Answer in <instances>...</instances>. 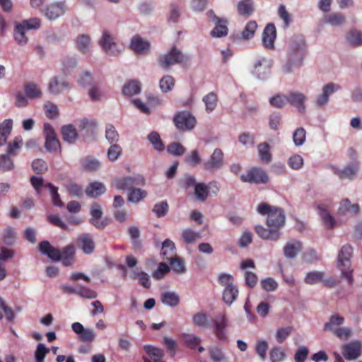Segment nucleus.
Returning a JSON list of instances; mask_svg holds the SVG:
<instances>
[{"label": "nucleus", "instance_id": "1", "mask_svg": "<svg viewBox=\"0 0 362 362\" xmlns=\"http://www.w3.org/2000/svg\"><path fill=\"white\" fill-rule=\"evenodd\" d=\"M257 211L262 215L267 214V224L269 228L256 226L255 230L257 234L264 240H277L280 236L279 230L285 223L284 211L278 207H272L266 203H261L258 205Z\"/></svg>", "mask_w": 362, "mask_h": 362}, {"label": "nucleus", "instance_id": "2", "mask_svg": "<svg viewBox=\"0 0 362 362\" xmlns=\"http://www.w3.org/2000/svg\"><path fill=\"white\" fill-rule=\"evenodd\" d=\"M352 252V247L350 245H346L341 248L337 257V268L341 272L342 277L346 279L350 285L354 282L353 270L351 269Z\"/></svg>", "mask_w": 362, "mask_h": 362}, {"label": "nucleus", "instance_id": "3", "mask_svg": "<svg viewBox=\"0 0 362 362\" xmlns=\"http://www.w3.org/2000/svg\"><path fill=\"white\" fill-rule=\"evenodd\" d=\"M23 144V139L21 136H16L12 141L6 143L5 153L1 155V170H10L14 165L12 160Z\"/></svg>", "mask_w": 362, "mask_h": 362}, {"label": "nucleus", "instance_id": "4", "mask_svg": "<svg viewBox=\"0 0 362 362\" xmlns=\"http://www.w3.org/2000/svg\"><path fill=\"white\" fill-rule=\"evenodd\" d=\"M41 21L38 18H32L16 23L14 38L19 45H25L28 42L26 32L29 30L38 29Z\"/></svg>", "mask_w": 362, "mask_h": 362}, {"label": "nucleus", "instance_id": "5", "mask_svg": "<svg viewBox=\"0 0 362 362\" xmlns=\"http://www.w3.org/2000/svg\"><path fill=\"white\" fill-rule=\"evenodd\" d=\"M187 60H188V58L175 46H173L169 52L158 58L159 66L164 69H168L171 66L182 63Z\"/></svg>", "mask_w": 362, "mask_h": 362}, {"label": "nucleus", "instance_id": "6", "mask_svg": "<svg viewBox=\"0 0 362 362\" xmlns=\"http://www.w3.org/2000/svg\"><path fill=\"white\" fill-rule=\"evenodd\" d=\"M99 45L105 52L110 56L119 55L124 49L123 45L118 43L115 37L106 30L103 31Z\"/></svg>", "mask_w": 362, "mask_h": 362}, {"label": "nucleus", "instance_id": "7", "mask_svg": "<svg viewBox=\"0 0 362 362\" xmlns=\"http://www.w3.org/2000/svg\"><path fill=\"white\" fill-rule=\"evenodd\" d=\"M240 180L250 184H266L269 180V176L262 168L253 167L240 175Z\"/></svg>", "mask_w": 362, "mask_h": 362}, {"label": "nucleus", "instance_id": "8", "mask_svg": "<svg viewBox=\"0 0 362 362\" xmlns=\"http://www.w3.org/2000/svg\"><path fill=\"white\" fill-rule=\"evenodd\" d=\"M173 120L176 127L182 131L192 129L197 123L195 117L188 112H178Z\"/></svg>", "mask_w": 362, "mask_h": 362}, {"label": "nucleus", "instance_id": "9", "mask_svg": "<svg viewBox=\"0 0 362 362\" xmlns=\"http://www.w3.org/2000/svg\"><path fill=\"white\" fill-rule=\"evenodd\" d=\"M145 185V180L141 175H136L134 177H126L117 179L115 181V186L118 189H128L130 191L134 186H144Z\"/></svg>", "mask_w": 362, "mask_h": 362}, {"label": "nucleus", "instance_id": "10", "mask_svg": "<svg viewBox=\"0 0 362 362\" xmlns=\"http://www.w3.org/2000/svg\"><path fill=\"white\" fill-rule=\"evenodd\" d=\"M66 11L64 2H56L40 8L41 13L49 20H55L63 16Z\"/></svg>", "mask_w": 362, "mask_h": 362}, {"label": "nucleus", "instance_id": "11", "mask_svg": "<svg viewBox=\"0 0 362 362\" xmlns=\"http://www.w3.org/2000/svg\"><path fill=\"white\" fill-rule=\"evenodd\" d=\"M223 152L220 148H216L209 159L203 163L204 170L212 172L217 170L223 165Z\"/></svg>", "mask_w": 362, "mask_h": 362}, {"label": "nucleus", "instance_id": "12", "mask_svg": "<svg viewBox=\"0 0 362 362\" xmlns=\"http://www.w3.org/2000/svg\"><path fill=\"white\" fill-rule=\"evenodd\" d=\"M45 136V148L48 151H56L60 148V143L57 138L56 133L52 125L46 123L44 125Z\"/></svg>", "mask_w": 362, "mask_h": 362}, {"label": "nucleus", "instance_id": "13", "mask_svg": "<svg viewBox=\"0 0 362 362\" xmlns=\"http://www.w3.org/2000/svg\"><path fill=\"white\" fill-rule=\"evenodd\" d=\"M214 333L221 341L227 339L226 329L228 327V320L225 313H220L213 320Z\"/></svg>", "mask_w": 362, "mask_h": 362}, {"label": "nucleus", "instance_id": "14", "mask_svg": "<svg viewBox=\"0 0 362 362\" xmlns=\"http://www.w3.org/2000/svg\"><path fill=\"white\" fill-rule=\"evenodd\" d=\"M342 354L349 361L357 359L362 353V343L359 341H353L342 346Z\"/></svg>", "mask_w": 362, "mask_h": 362}, {"label": "nucleus", "instance_id": "15", "mask_svg": "<svg viewBox=\"0 0 362 362\" xmlns=\"http://www.w3.org/2000/svg\"><path fill=\"white\" fill-rule=\"evenodd\" d=\"M144 350L147 354V356H142L144 362H165L163 360L165 353L162 349L152 345H144Z\"/></svg>", "mask_w": 362, "mask_h": 362}, {"label": "nucleus", "instance_id": "16", "mask_svg": "<svg viewBox=\"0 0 362 362\" xmlns=\"http://www.w3.org/2000/svg\"><path fill=\"white\" fill-rule=\"evenodd\" d=\"M209 17L213 16L212 21L216 24L215 28L211 30V35L214 37H221L228 34V28L226 26L227 21L221 19L214 15V12L210 11L207 13Z\"/></svg>", "mask_w": 362, "mask_h": 362}, {"label": "nucleus", "instance_id": "17", "mask_svg": "<svg viewBox=\"0 0 362 362\" xmlns=\"http://www.w3.org/2000/svg\"><path fill=\"white\" fill-rule=\"evenodd\" d=\"M91 218L90 223L98 229H104L109 222L107 219L100 220L102 217L103 212L101 207L98 204H94L90 209Z\"/></svg>", "mask_w": 362, "mask_h": 362}, {"label": "nucleus", "instance_id": "18", "mask_svg": "<svg viewBox=\"0 0 362 362\" xmlns=\"http://www.w3.org/2000/svg\"><path fill=\"white\" fill-rule=\"evenodd\" d=\"M276 37V30L274 24H267L262 33V43L264 47L267 49H273Z\"/></svg>", "mask_w": 362, "mask_h": 362}, {"label": "nucleus", "instance_id": "19", "mask_svg": "<svg viewBox=\"0 0 362 362\" xmlns=\"http://www.w3.org/2000/svg\"><path fill=\"white\" fill-rule=\"evenodd\" d=\"M288 103L296 107L300 113L305 112V106L304 105L306 100V96L300 92H291L287 95Z\"/></svg>", "mask_w": 362, "mask_h": 362}, {"label": "nucleus", "instance_id": "20", "mask_svg": "<svg viewBox=\"0 0 362 362\" xmlns=\"http://www.w3.org/2000/svg\"><path fill=\"white\" fill-rule=\"evenodd\" d=\"M39 249L42 253L47 255L53 261H59L62 258L61 250L52 246L47 240L40 243Z\"/></svg>", "mask_w": 362, "mask_h": 362}, {"label": "nucleus", "instance_id": "21", "mask_svg": "<svg viewBox=\"0 0 362 362\" xmlns=\"http://www.w3.org/2000/svg\"><path fill=\"white\" fill-rule=\"evenodd\" d=\"M337 84L329 83L325 85L322 88V93L316 99V104L318 107H324L328 102L331 94L340 89Z\"/></svg>", "mask_w": 362, "mask_h": 362}, {"label": "nucleus", "instance_id": "22", "mask_svg": "<svg viewBox=\"0 0 362 362\" xmlns=\"http://www.w3.org/2000/svg\"><path fill=\"white\" fill-rule=\"evenodd\" d=\"M76 243L85 254H91L95 250V243L91 235L83 233L76 239Z\"/></svg>", "mask_w": 362, "mask_h": 362}, {"label": "nucleus", "instance_id": "23", "mask_svg": "<svg viewBox=\"0 0 362 362\" xmlns=\"http://www.w3.org/2000/svg\"><path fill=\"white\" fill-rule=\"evenodd\" d=\"M69 88V83L64 77H53L48 86V90L53 95H58Z\"/></svg>", "mask_w": 362, "mask_h": 362}, {"label": "nucleus", "instance_id": "24", "mask_svg": "<svg viewBox=\"0 0 362 362\" xmlns=\"http://www.w3.org/2000/svg\"><path fill=\"white\" fill-rule=\"evenodd\" d=\"M130 47L134 52L137 54H144L149 50L150 44L148 41L143 40L137 35L132 39Z\"/></svg>", "mask_w": 362, "mask_h": 362}, {"label": "nucleus", "instance_id": "25", "mask_svg": "<svg viewBox=\"0 0 362 362\" xmlns=\"http://www.w3.org/2000/svg\"><path fill=\"white\" fill-rule=\"evenodd\" d=\"M62 264L65 267H69L74 264L75 262V249L72 245H66L61 250Z\"/></svg>", "mask_w": 362, "mask_h": 362}, {"label": "nucleus", "instance_id": "26", "mask_svg": "<svg viewBox=\"0 0 362 362\" xmlns=\"http://www.w3.org/2000/svg\"><path fill=\"white\" fill-rule=\"evenodd\" d=\"M254 72L259 78H264L270 73L271 65L269 62L262 58L254 65Z\"/></svg>", "mask_w": 362, "mask_h": 362}, {"label": "nucleus", "instance_id": "27", "mask_svg": "<svg viewBox=\"0 0 362 362\" xmlns=\"http://www.w3.org/2000/svg\"><path fill=\"white\" fill-rule=\"evenodd\" d=\"M302 250V245L298 240L288 242L284 247V254L287 258H293Z\"/></svg>", "mask_w": 362, "mask_h": 362}, {"label": "nucleus", "instance_id": "28", "mask_svg": "<svg viewBox=\"0 0 362 362\" xmlns=\"http://www.w3.org/2000/svg\"><path fill=\"white\" fill-rule=\"evenodd\" d=\"M61 133L64 141L68 143H74L78 138L76 128L71 124L64 125L62 127Z\"/></svg>", "mask_w": 362, "mask_h": 362}, {"label": "nucleus", "instance_id": "29", "mask_svg": "<svg viewBox=\"0 0 362 362\" xmlns=\"http://www.w3.org/2000/svg\"><path fill=\"white\" fill-rule=\"evenodd\" d=\"M238 12L240 16L249 17L254 12L252 0H241L237 5Z\"/></svg>", "mask_w": 362, "mask_h": 362}, {"label": "nucleus", "instance_id": "30", "mask_svg": "<svg viewBox=\"0 0 362 362\" xmlns=\"http://www.w3.org/2000/svg\"><path fill=\"white\" fill-rule=\"evenodd\" d=\"M160 300L163 304L170 307H175L180 303V296L173 291H165L163 293Z\"/></svg>", "mask_w": 362, "mask_h": 362}, {"label": "nucleus", "instance_id": "31", "mask_svg": "<svg viewBox=\"0 0 362 362\" xmlns=\"http://www.w3.org/2000/svg\"><path fill=\"white\" fill-rule=\"evenodd\" d=\"M106 188L101 182H91L86 188V193L88 197H96L105 193Z\"/></svg>", "mask_w": 362, "mask_h": 362}, {"label": "nucleus", "instance_id": "32", "mask_svg": "<svg viewBox=\"0 0 362 362\" xmlns=\"http://www.w3.org/2000/svg\"><path fill=\"white\" fill-rule=\"evenodd\" d=\"M258 154L260 160L265 163H269L272 161V156L271 153V148L267 142L260 143L257 146Z\"/></svg>", "mask_w": 362, "mask_h": 362}, {"label": "nucleus", "instance_id": "33", "mask_svg": "<svg viewBox=\"0 0 362 362\" xmlns=\"http://www.w3.org/2000/svg\"><path fill=\"white\" fill-rule=\"evenodd\" d=\"M147 196V192L146 190L134 187L129 191L127 194V200L129 202L137 204Z\"/></svg>", "mask_w": 362, "mask_h": 362}, {"label": "nucleus", "instance_id": "34", "mask_svg": "<svg viewBox=\"0 0 362 362\" xmlns=\"http://www.w3.org/2000/svg\"><path fill=\"white\" fill-rule=\"evenodd\" d=\"M161 255L165 260L175 256V245L172 240L167 239L163 243Z\"/></svg>", "mask_w": 362, "mask_h": 362}, {"label": "nucleus", "instance_id": "35", "mask_svg": "<svg viewBox=\"0 0 362 362\" xmlns=\"http://www.w3.org/2000/svg\"><path fill=\"white\" fill-rule=\"evenodd\" d=\"M25 95L30 99L40 98L42 96V91L35 83L28 82L24 84Z\"/></svg>", "mask_w": 362, "mask_h": 362}, {"label": "nucleus", "instance_id": "36", "mask_svg": "<svg viewBox=\"0 0 362 362\" xmlns=\"http://www.w3.org/2000/svg\"><path fill=\"white\" fill-rule=\"evenodd\" d=\"M203 102L205 104L206 111L207 112H211L217 106V94L214 92H210L203 98Z\"/></svg>", "mask_w": 362, "mask_h": 362}, {"label": "nucleus", "instance_id": "37", "mask_svg": "<svg viewBox=\"0 0 362 362\" xmlns=\"http://www.w3.org/2000/svg\"><path fill=\"white\" fill-rule=\"evenodd\" d=\"M317 209L319 214L322 219L324 224L326 227L332 228L335 225V220L327 211V209L324 205H318Z\"/></svg>", "mask_w": 362, "mask_h": 362}, {"label": "nucleus", "instance_id": "38", "mask_svg": "<svg viewBox=\"0 0 362 362\" xmlns=\"http://www.w3.org/2000/svg\"><path fill=\"white\" fill-rule=\"evenodd\" d=\"M238 295V289L235 285H233L224 288L223 293V299L226 304L231 305L233 302L236 299Z\"/></svg>", "mask_w": 362, "mask_h": 362}, {"label": "nucleus", "instance_id": "39", "mask_svg": "<svg viewBox=\"0 0 362 362\" xmlns=\"http://www.w3.org/2000/svg\"><path fill=\"white\" fill-rule=\"evenodd\" d=\"M209 194V185H206L204 182H199L195 185L194 195L198 200L204 202L207 199Z\"/></svg>", "mask_w": 362, "mask_h": 362}, {"label": "nucleus", "instance_id": "40", "mask_svg": "<svg viewBox=\"0 0 362 362\" xmlns=\"http://www.w3.org/2000/svg\"><path fill=\"white\" fill-rule=\"evenodd\" d=\"M358 171V167L355 165H347L341 170H338L335 173L338 175L340 179H353Z\"/></svg>", "mask_w": 362, "mask_h": 362}, {"label": "nucleus", "instance_id": "41", "mask_svg": "<svg viewBox=\"0 0 362 362\" xmlns=\"http://www.w3.org/2000/svg\"><path fill=\"white\" fill-rule=\"evenodd\" d=\"M141 91L140 83L137 81H131L126 83L122 89V92L125 95H134L138 94Z\"/></svg>", "mask_w": 362, "mask_h": 362}, {"label": "nucleus", "instance_id": "42", "mask_svg": "<svg viewBox=\"0 0 362 362\" xmlns=\"http://www.w3.org/2000/svg\"><path fill=\"white\" fill-rule=\"evenodd\" d=\"M359 211V206L358 204H351L348 199H344L341 201L339 208V213L344 214L347 212H353L357 214Z\"/></svg>", "mask_w": 362, "mask_h": 362}, {"label": "nucleus", "instance_id": "43", "mask_svg": "<svg viewBox=\"0 0 362 362\" xmlns=\"http://www.w3.org/2000/svg\"><path fill=\"white\" fill-rule=\"evenodd\" d=\"M182 238L185 243L192 244L201 238L199 233L190 228H186L182 232Z\"/></svg>", "mask_w": 362, "mask_h": 362}, {"label": "nucleus", "instance_id": "44", "mask_svg": "<svg viewBox=\"0 0 362 362\" xmlns=\"http://www.w3.org/2000/svg\"><path fill=\"white\" fill-rule=\"evenodd\" d=\"M324 274H325L323 272H310L306 274L304 279V281L305 284L310 285L320 283L322 281Z\"/></svg>", "mask_w": 362, "mask_h": 362}, {"label": "nucleus", "instance_id": "45", "mask_svg": "<svg viewBox=\"0 0 362 362\" xmlns=\"http://www.w3.org/2000/svg\"><path fill=\"white\" fill-rule=\"evenodd\" d=\"M182 339L185 344L190 349H195L201 343V339L192 334H184Z\"/></svg>", "mask_w": 362, "mask_h": 362}, {"label": "nucleus", "instance_id": "46", "mask_svg": "<svg viewBox=\"0 0 362 362\" xmlns=\"http://www.w3.org/2000/svg\"><path fill=\"white\" fill-rule=\"evenodd\" d=\"M168 261L170 262L173 272L177 274H182L185 272L186 267L183 260L181 258L173 256Z\"/></svg>", "mask_w": 362, "mask_h": 362}, {"label": "nucleus", "instance_id": "47", "mask_svg": "<svg viewBox=\"0 0 362 362\" xmlns=\"http://www.w3.org/2000/svg\"><path fill=\"white\" fill-rule=\"evenodd\" d=\"M90 43V37L86 35H81L78 36L76 40V45L78 49L83 54L88 52Z\"/></svg>", "mask_w": 362, "mask_h": 362}, {"label": "nucleus", "instance_id": "48", "mask_svg": "<svg viewBox=\"0 0 362 362\" xmlns=\"http://www.w3.org/2000/svg\"><path fill=\"white\" fill-rule=\"evenodd\" d=\"M133 279H138L139 284L146 288L151 287V281L149 276L144 272H134L132 274Z\"/></svg>", "mask_w": 362, "mask_h": 362}, {"label": "nucleus", "instance_id": "49", "mask_svg": "<svg viewBox=\"0 0 362 362\" xmlns=\"http://www.w3.org/2000/svg\"><path fill=\"white\" fill-rule=\"evenodd\" d=\"M148 139L156 150L158 151H163L164 150V144L160 135L156 132H151L148 136Z\"/></svg>", "mask_w": 362, "mask_h": 362}, {"label": "nucleus", "instance_id": "50", "mask_svg": "<svg viewBox=\"0 0 362 362\" xmlns=\"http://www.w3.org/2000/svg\"><path fill=\"white\" fill-rule=\"evenodd\" d=\"M5 318L8 322H13L16 319V314L13 308L6 305L1 300V319Z\"/></svg>", "mask_w": 362, "mask_h": 362}, {"label": "nucleus", "instance_id": "51", "mask_svg": "<svg viewBox=\"0 0 362 362\" xmlns=\"http://www.w3.org/2000/svg\"><path fill=\"white\" fill-rule=\"evenodd\" d=\"M16 240V232L15 228L7 227L3 234V242L8 245H14Z\"/></svg>", "mask_w": 362, "mask_h": 362}, {"label": "nucleus", "instance_id": "52", "mask_svg": "<svg viewBox=\"0 0 362 362\" xmlns=\"http://www.w3.org/2000/svg\"><path fill=\"white\" fill-rule=\"evenodd\" d=\"M344 321V317L339 315H332L329 322L325 325L324 329L334 332L335 327L342 325Z\"/></svg>", "mask_w": 362, "mask_h": 362}, {"label": "nucleus", "instance_id": "53", "mask_svg": "<svg viewBox=\"0 0 362 362\" xmlns=\"http://www.w3.org/2000/svg\"><path fill=\"white\" fill-rule=\"evenodd\" d=\"M105 137L110 144H115L119 141V134L115 127L111 124L106 125Z\"/></svg>", "mask_w": 362, "mask_h": 362}, {"label": "nucleus", "instance_id": "54", "mask_svg": "<svg viewBox=\"0 0 362 362\" xmlns=\"http://www.w3.org/2000/svg\"><path fill=\"white\" fill-rule=\"evenodd\" d=\"M347 40L354 46L362 45V33L356 30L349 31L346 35Z\"/></svg>", "mask_w": 362, "mask_h": 362}, {"label": "nucleus", "instance_id": "55", "mask_svg": "<svg viewBox=\"0 0 362 362\" xmlns=\"http://www.w3.org/2000/svg\"><path fill=\"white\" fill-rule=\"evenodd\" d=\"M174 85L175 79L171 76H165L160 80V88L163 93L170 91Z\"/></svg>", "mask_w": 362, "mask_h": 362}, {"label": "nucleus", "instance_id": "56", "mask_svg": "<svg viewBox=\"0 0 362 362\" xmlns=\"http://www.w3.org/2000/svg\"><path fill=\"white\" fill-rule=\"evenodd\" d=\"M269 103L274 107L282 108L288 103L287 95L277 94L269 99Z\"/></svg>", "mask_w": 362, "mask_h": 362}, {"label": "nucleus", "instance_id": "57", "mask_svg": "<svg viewBox=\"0 0 362 362\" xmlns=\"http://www.w3.org/2000/svg\"><path fill=\"white\" fill-rule=\"evenodd\" d=\"M257 24L255 21H249L242 32V37L245 40L252 38L257 30Z\"/></svg>", "mask_w": 362, "mask_h": 362}, {"label": "nucleus", "instance_id": "58", "mask_svg": "<svg viewBox=\"0 0 362 362\" xmlns=\"http://www.w3.org/2000/svg\"><path fill=\"white\" fill-rule=\"evenodd\" d=\"M49 352V349L46 347L44 344H38L35 351V362H44L45 356Z\"/></svg>", "mask_w": 362, "mask_h": 362}, {"label": "nucleus", "instance_id": "59", "mask_svg": "<svg viewBox=\"0 0 362 362\" xmlns=\"http://www.w3.org/2000/svg\"><path fill=\"white\" fill-rule=\"evenodd\" d=\"M170 272V267L168 264L160 262L158 268L152 272V276L156 280L163 279Z\"/></svg>", "mask_w": 362, "mask_h": 362}, {"label": "nucleus", "instance_id": "60", "mask_svg": "<svg viewBox=\"0 0 362 362\" xmlns=\"http://www.w3.org/2000/svg\"><path fill=\"white\" fill-rule=\"evenodd\" d=\"M306 137V132L303 127L296 129L293 134V141L296 146H301L304 144Z\"/></svg>", "mask_w": 362, "mask_h": 362}, {"label": "nucleus", "instance_id": "61", "mask_svg": "<svg viewBox=\"0 0 362 362\" xmlns=\"http://www.w3.org/2000/svg\"><path fill=\"white\" fill-rule=\"evenodd\" d=\"M193 323L199 327L206 328L209 326L207 316L204 313H198L192 317Z\"/></svg>", "mask_w": 362, "mask_h": 362}, {"label": "nucleus", "instance_id": "62", "mask_svg": "<svg viewBox=\"0 0 362 362\" xmlns=\"http://www.w3.org/2000/svg\"><path fill=\"white\" fill-rule=\"evenodd\" d=\"M44 108L45 110V115L48 118L52 119L58 117L59 110L55 104L51 102H47L44 105Z\"/></svg>", "mask_w": 362, "mask_h": 362}, {"label": "nucleus", "instance_id": "63", "mask_svg": "<svg viewBox=\"0 0 362 362\" xmlns=\"http://www.w3.org/2000/svg\"><path fill=\"white\" fill-rule=\"evenodd\" d=\"M288 165L293 170H299L303 165V158L301 156L295 154L288 158Z\"/></svg>", "mask_w": 362, "mask_h": 362}, {"label": "nucleus", "instance_id": "64", "mask_svg": "<svg viewBox=\"0 0 362 362\" xmlns=\"http://www.w3.org/2000/svg\"><path fill=\"white\" fill-rule=\"evenodd\" d=\"M111 146L107 150V158L110 161L116 160L122 153V148L116 144H110Z\"/></svg>", "mask_w": 362, "mask_h": 362}]
</instances>
